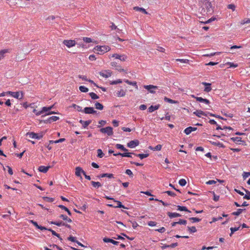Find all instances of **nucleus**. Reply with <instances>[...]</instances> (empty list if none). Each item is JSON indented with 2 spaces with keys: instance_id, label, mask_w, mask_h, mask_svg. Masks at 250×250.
Masks as SVG:
<instances>
[{
  "instance_id": "f257e3e1",
  "label": "nucleus",
  "mask_w": 250,
  "mask_h": 250,
  "mask_svg": "<svg viewBox=\"0 0 250 250\" xmlns=\"http://www.w3.org/2000/svg\"><path fill=\"white\" fill-rule=\"evenodd\" d=\"M121 31L113 23L110 22V32L113 31L112 34L116 33L117 38L116 40L119 41H123L124 40L119 37V34H121Z\"/></svg>"
},
{
  "instance_id": "f03ea898",
  "label": "nucleus",
  "mask_w": 250,
  "mask_h": 250,
  "mask_svg": "<svg viewBox=\"0 0 250 250\" xmlns=\"http://www.w3.org/2000/svg\"><path fill=\"white\" fill-rule=\"evenodd\" d=\"M23 92L22 91H17L15 92L13 91L6 92V94H9L13 97V98L20 100H22L23 98Z\"/></svg>"
},
{
  "instance_id": "7ed1b4c3",
  "label": "nucleus",
  "mask_w": 250,
  "mask_h": 250,
  "mask_svg": "<svg viewBox=\"0 0 250 250\" xmlns=\"http://www.w3.org/2000/svg\"><path fill=\"white\" fill-rule=\"evenodd\" d=\"M112 57L114 58L116 60L115 62H111L112 66H115L116 64H120V62H121L122 61L125 60L124 56H121L117 54H113Z\"/></svg>"
},
{
  "instance_id": "20e7f679",
  "label": "nucleus",
  "mask_w": 250,
  "mask_h": 250,
  "mask_svg": "<svg viewBox=\"0 0 250 250\" xmlns=\"http://www.w3.org/2000/svg\"><path fill=\"white\" fill-rule=\"evenodd\" d=\"M110 201H111V204H110V207H111L127 209V208L123 205L120 201H116L112 198H110Z\"/></svg>"
},
{
  "instance_id": "39448f33",
  "label": "nucleus",
  "mask_w": 250,
  "mask_h": 250,
  "mask_svg": "<svg viewBox=\"0 0 250 250\" xmlns=\"http://www.w3.org/2000/svg\"><path fill=\"white\" fill-rule=\"evenodd\" d=\"M94 52L99 54H102L109 50L105 46H97L94 48Z\"/></svg>"
},
{
  "instance_id": "423d86ee",
  "label": "nucleus",
  "mask_w": 250,
  "mask_h": 250,
  "mask_svg": "<svg viewBox=\"0 0 250 250\" xmlns=\"http://www.w3.org/2000/svg\"><path fill=\"white\" fill-rule=\"evenodd\" d=\"M26 136H28L29 138L32 139H38L39 140L42 138L43 134L42 133H35L34 132H31L27 133Z\"/></svg>"
},
{
  "instance_id": "0eeeda50",
  "label": "nucleus",
  "mask_w": 250,
  "mask_h": 250,
  "mask_svg": "<svg viewBox=\"0 0 250 250\" xmlns=\"http://www.w3.org/2000/svg\"><path fill=\"white\" fill-rule=\"evenodd\" d=\"M81 112H83L86 114H95L96 113V110L92 107H86Z\"/></svg>"
},
{
  "instance_id": "6e6552de",
  "label": "nucleus",
  "mask_w": 250,
  "mask_h": 250,
  "mask_svg": "<svg viewBox=\"0 0 250 250\" xmlns=\"http://www.w3.org/2000/svg\"><path fill=\"white\" fill-rule=\"evenodd\" d=\"M139 144V142L138 141V140H134L132 141H130V142H128V144H127V146L131 148H133L138 146Z\"/></svg>"
},
{
  "instance_id": "1a4fd4ad",
  "label": "nucleus",
  "mask_w": 250,
  "mask_h": 250,
  "mask_svg": "<svg viewBox=\"0 0 250 250\" xmlns=\"http://www.w3.org/2000/svg\"><path fill=\"white\" fill-rule=\"evenodd\" d=\"M75 170H76L75 171V175H76V176L80 177V178H82V177L81 176V174H83V175L85 174V172L80 167H76V169H75Z\"/></svg>"
},
{
  "instance_id": "9d476101",
  "label": "nucleus",
  "mask_w": 250,
  "mask_h": 250,
  "mask_svg": "<svg viewBox=\"0 0 250 250\" xmlns=\"http://www.w3.org/2000/svg\"><path fill=\"white\" fill-rule=\"evenodd\" d=\"M63 43L68 47L70 48L75 45L76 42L74 40H66L63 41Z\"/></svg>"
},
{
  "instance_id": "9b49d317",
  "label": "nucleus",
  "mask_w": 250,
  "mask_h": 250,
  "mask_svg": "<svg viewBox=\"0 0 250 250\" xmlns=\"http://www.w3.org/2000/svg\"><path fill=\"white\" fill-rule=\"evenodd\" d=\"M51 224L57 226H64L68 229H70V225L65 223H63V222L60 221L58 222H51Z\"/></svg>"
},
{
  "instance_id": "f8f14e48",
  "label": "nucleus",
  "mask_w": 250,
  "mask_h": 250,
  "mask_svg": "<svg viewBox=\"0 0 250 250\" xmlns=\"http://www.w3.org/2000/svg\"><path fill=\"white\" fill-rule=\"evenodd\" d=\"M144 88L146 89L149 93H155V90L157 89V86L152 85H144Z\"/></svg>"
},
{
  "instance_id": "ddd939ff",
  "label": "nucleus",
  "mask_w": 250,
  "mask_h": 250,
  "mask_svg": "<svg viewBox=\"0 0 250 250\" xmlns=\"http://www.w3.org/2000/svg\"><path fill=\"white\" fill-rule=\"evenodd\" d=\"M186 224H187L186 220L180 219L179 221H178V222H174L172 223L171 226L173 227L177 224L186 225Z\"/></svg>"
},
{
  "instance_id": "4468645a",
  "label": "nucleus",
  "mask_w": 250,
  "mask_h": 250,
  "mask_svg": "<svg viewBox=\"0 0 250 250\" xmlns=\"http://www.w3.org/2000/svg\"><path fill=\"white\" fill-rule=\"evenodd\" d=\"M202 84L205 86L204 91L206 92H209L211 90L210 88V83L206 82H202Z\"/></svg>"
},
{
  "instance_id": "2eb2a0df",
  "label": "nucleus",
  "mask_w": 250,
  "mask_h": 250,
  "mask_svg": "<svg viewBox=\"0 0 250 250\" xmlns=\"http://www.w3.org/2000/svg\"><path fill=\"white\" fill-rule=\"evenodd\" d=\"M196 130H197L196 127L190 126V127H188L186 128V129H185V130H184V132H185V133H186V135H188L190 133H191L192 131H194Z\"/></svg>"
},
{
  "instance_id": "dca6fc26",
  "label": "nucleus",
  "mask_w": 250,
  "mask_h": 250,
  "mask_svg": "<svg viewBox=\"0 0 250 250\" xmlns=\"http://www.w3.org/2000/svg\"><path fill=\"white\" fill-rule=\"evenodd\" d=\"M59 119V118L58 116H52L48 118V119L44 121L45 123H51L52 122H55Z\"/></svg>"
},
{
  "instance_id": "f3484780",
  "label": "nucleus",
  "mask_w": 250,
  "mask_h": 250,
  "mask_svg": "<svg viewBox=\"0 0 250 250\" xmlns=\"http://www.w3.org/2000/svg\"><path fill=\"white\" fill-rule=\"evenodd\" d=\"M132 154L134 155L135 154L132 153H130V152H125L124 153H118L117 154H114V155H115V156L121 155V156H122V157H127L128 158H131Z\"/></svg>"
},
{
  "instance_id": "a211bd4d",
  "label": "nucleus",
  "mask_w": 250,
  "mask_h": 250,
  "mask_svg": "<svg viewBox=\"0 0 250 250\" xmlns=\"http://www.w3.org/2000/svg\"><path fill=\"white\" fill-rule=\"evenodd\" d=\"M49 168H50V167H44L43 166H41L38 167V171L42 173H46L48 171Z\"/></svg>"
},
{
  "instance_id": "6ab92c4d",
  "label": "nucleus",
  "mask_w": 250,
  "mask_h": 250,
  "mask_svg": "<svg viewBox=\"0 0 250 250\" xmlns=\"http://www.w3.org/2000/svg\"><path fill=\"white\" fill-rule=\"evenodd\" d=\"M193 114H195V115L197 116V117H198L199 118H201V116H206L207 115H208V113L206 114L201 110H196V111L194 112V113H193Z\"/></svg>"
},
{
  "instance_id": "aec40b11",
  "label": "nucleus",
  "mask_w": 250,
  "mask_h": 250,
  "mask_svg": "<svg viewBox=\"0 0 250 250\" xmlns=\"http://www.w3.org/2000/svg\"><path fill=\"white\" fill-rule=\"evenodd\" d=\"M159 104L156 105L155 106L151 105L149 107V108H148V112H149V113H152L155 110H156L158 109H159Z\"/></svg>"
},
{
  "instance_id": "412c9836",
  "label": "nucleus",
  "mask_w": 250,
  "mask_h": 250,
  "mask_svg": "<svg viewBox=\"0 0 250 250\" xmlns=\"http://www.w3.org/2000/svg\"><path fill=\"white\" fill-rule=\"evenodd\" d=\"M195 99H196V101L199 102L205 103L206 104H209L210 103L208 100L207 99H203L201 97H195Z\"/></svg>"
},
{
  "instance_id": "4be33fe9",
  "label": "nucleus",
  "mask_w": 250,
  "mask_h": 250,
  "mask_svg": "<svg viewBox=\"0 0 250 250\" xmlns=\"http://www.w3.org/2000/svg\"><path fill=\"white\" fill-rule=\"evenodd\" d=\"M149 149L151 150H153L154 151H160L161 149H162V145L158 144L155 147H152L151 146H149Z\"/></svg>"
},
{
  "instance_id": "5701e85b",
  "label": "nucleus",
  "mask_w": 250,
  "mask_h": 250,
  "mask_svg": "<svg viewBox=\"0 0 250 250\" xmlns=\"http://www.w3.org/2000/svg\"><path fill=\"white\" fill-rule=\"evenodd\" d=\"M167 215L170 218L178 217L181 216L179 213L177 212H167Z\"/></svg>"
},
{
  "instance_id": "b1692460",
  "label": "nucleus",
  "mask_w": 250,
  "mask_h": 250,
  "mask_svg": "<svg viewBox=\"0 0 250 250\" xmlns=\"http://www.w3.org/2000/svg\"><path fill=\"white\" fill-rule=\"evenodd\" d=\"M65 141V139L64 138H62V139H60L59 140H56V141H53V140H50L49 141V144H58V143H62L63 142Z\"/></svg>"
},
{
  "instance_id": "393cba45",
  "label": "nucleus",
  "mask_w": 250,
  "mask_h": 250,
  "mask_svg": "<svg viewBox=\"0 0 250 250\" xmlns=\"http://www.w3.org/2000/svg\"><path fill=\"white\" fill-rule=\"evenodd\" d=\"M80 123H81V124H82L83 127L84 128H85L87 126H88V125H89V124H90L91 121L90 120H88L86 121L80 120Z\"/></svg>"
},
{
  "instance_id": "a878e982",
  "label": "nucleus",
  "mask_w": 250,
  "mask_h": 250,
  "mask_svg": "<svg viewBox=\"0 0 250 250\" xmlns=\"http://www.w3.org/2000/svg\"><path fill=\"white\" fill-rule=\"evenodd\" d=\"M9 52V49H5L0 51V60L3 59L4 57V55Z\"/></svg>"
},
{
  "instance_id": "bb28decb",
  "label": "nucleus",
  "mask_w": 250,
  "mask_h": 250,
  "mask_svg": "<svg viewBox=\"0 0 250 250\" xmlns=\"http://www.w3.org/2000/svg\"><path fill=\"white\" fill-rule=\"evenodd\" d=\"M60 218L62 219L63 220H65V221H66L67 223H71V219L68 218L67 216H66L65 215H63V214L60 215Z\"/></svg>"
},
{
  "instance_id": "cd10ccee",
  "label": "nucleus",
  "mask_w": 250,
  "mask_h": 250,
  "mask_svg": "<svg viewBox=\"0 0 250 250\" xmlns=\"http://www.w3.org/2000/svg\"><path fill=\"white\" fill-rule=\"evenodd\" d=\"M134 9L135 10H136V11H141V12L144 13L145 14H148V13L146 11V10L144 8H142V7H138V6H136V7H134Z\"/></svg>"
},
{
  "instance_id": "c85d7f7f",
  "label": "nucleus",
  "mask_w": 250,
  "mask_h": 250,
  "mask_svg": "<svg viewBox=\"0 0 250 250\" xmlns=\"http://www.w3.org/2000/svg\"><path fill=\"white\" fill-rule=\"evenodd\" d=\"M134 155H135L136 156L138 157L139 158H140L142 160V159H143L144 158H147V157L148 156V153L139 154H134Z\"/></svg>"
},
{
  "instance_id": "c756f323",
  "label": "nucleus",
  "mask_w": 250,
  "mask_h": 250,
  "mask_svg": "<svg viewBox=\"0 0 250 250\" xmlns=\"http://www.w3.org/2000/svg\"><path fill=\"white\" fill-rule=\"evenodd\" d=\"M109 127L107 126L105 128H102L101 129H100V131L102 132V133H106L107 135H109Z\"/></svg>"
},
{
  "instance_id": "7c9ffc66",
  "label": "nucleus",
  "mask_w": 250,
  "mask_h": 250,
  "mask_svg": "<svg viewBox=\"0 0 250 250\" xmlns=\"http://www.w3.org/2000/svg\"><path fill=\"white\" fill-rule=\"evenodd\" d=\"M245 210V209H242V208H238L237 209V211H235L233 213H232V215H236V216H238L239 215H240L242 212H243V211Z\"/></svg>"
},
{
  "instance_id": "2f4dec72",
  "label": "nucleus",
  "mask_w": 250,
  "mask_h": 250,
  "mask_svg": "<svg viewBox=\"0 0 250 250\" xmlns=\"http://www.w3.org/2000/svg\"><path fill=\"white\" fill-rule=\"evenodd\" d=\"M178 210L181 211H187L189 212V210L185 206H178Z\"/></svg>"
},
{
  "instance_id": "473e14b6",
  "label": "nucleus",
  "mask_w": 250,
  "mask_h": 250,
  "mask_svg": "<svg viewBox=\"0 0 250 250\" xmlns=\"http://www.w3.org/2000/svg\"><path fill=\"white\" fill-rule=\"evenodd\" d=\"M52 107L53 106H50L49 107H42V110H41V112H42V113L47 112L50 111V110H51V109H52Z\"/></svg>"
},
{
  "instance_id": "72a5a7b5",
  "label": "nucleus",
  "mask_w": 250,
  "mask_h": 250,
  "mask_svg": "<svg viewBox=\"0 0 250 250\" xmlns=\"http://www.w3.org/2000/svg\"><path fill=\"white\" fill-rule=\"evenodd\" d=\"M116 148L117 149H121L122 150V151H124V152H126L127 151V149H126L125 148V147L124 146L122 145H120V144H116Z\"/></svg>"
},
{
  "instance_id": "f704fd0d",
  "label": "nucleus",
  "mask_w": 250,
  "mask_h": 250,
  "mask_svg": "<svg viewBox=\"0 0 250 250\" xmlns=\"http://www.w3.org/2000/svg\"><path fill=\"white\" fill-rule=\"evenodd\" d=\"M91 184L92 186L95 188H99L101 187V184L99 182L91 181Z\"/></svg>"
},
{
  "instance_id": "c9c22d12",
  "label": "nucleus",
  "mask_w": 250,
  "mask_h": 250,
  "mask_svg": "<svg viewBox=\"0 0 250 250\" xmlns=\"http://www.w3.org/2000/svg\"><path fill=\"white\" fill-rule=\"evenodd\" d=\"M164 101H165V102H167L170 104H177V101H173L172 100L167 98V97H164Z\"/></svg>"
},
{
  "instance_id": "e433bc0d",
  "label": "nucleus",
  "mask_w": 250,
  "mask_h": 250,
  "mask_svg": "<svg viewBox=\"0 0 250 250\" xmlns=\"http://www.w3.org/2000/svg\"><path fill=\"white\" fill-rule=\"evenodd\" d=\"M95 108L99 110H102L104 108L103 105L99 102H96Z\"/></svg>"
},
{
  "instance_id": "4c0bfd02",
  "label": "nucleus",
  "mask_w": 250,
  "mask_h": 250,
  "mask_svg": "<svg viewBox=\"0 0 250 250\" xmlns=\"http://www.w3.org/2000/svg\"><path fill=\"white\" fill-rule=\"evenodd\" d=\"M72 107H73V108L76 109V110H77L79 112H82L83 111V109H82V107H81L79 105H76L75 104H72Z\"/></svg>"
},
{
  "instance_id": "58836bf2",
  "label": "nucleus",
  "mask_w": 250,
  "mask_h": 250,
  "mask_svg": "<svg viewBox=\"0 0 250 250\" xmlns=\"http://www.w3.org/2000/svg\"><path fill=\"white\" fill-rule=\"evenodd\" d=\"M109 74V72L105 70L100 72V74L101 76L105 77L106 78L108 77Z\"/></svg>"
},
{
  "instance_id": "ea45409f",
  "label": "nucleus",
  "mask_w": 250,
  "mask_h": 250,
  "mask_svg": "<svg viewBox=\"0 0 250 250\" xmlns=\"http://www.w3.org/2000/svg\"><path fill=\"white\" fill-rule=\"evenodd\" d=\"M244 191H245V192H246V194L244 195V197L243 198L249 200L250 199V192L245 189H244Z\"/></svg>"
},
{
  "instance_id": "a19ab883",
  "label": "nucleus",
  "mask_w": 250,
  "mask_h": 250,
  "mask_svg": "<svg viewBox=\"0 0 250 250\" xmlns=\"http://www.w3.org/2000/svg\"><path fill=\"white\" fill-rule=\"evenodd\" d=\"M240 228V227H234V228H230V234H229V236H231L233 233H234L235 231L239 230V229Z\"/></svg>"
},
{
  "instance_id": "79ce46f5",
  "label": "nucleus",
  "mask_w": 250,
  "mask_h": 250,
  "mask_svg": "<svg viewBox=\"0 0 250 250\" xmlns=\"http://www.w3.org/2000/svg\"><path fill=\"white\" fill-rule=\"evenodd\" d=\"M79 89H80V91L83 92V93H86V92H88V88H87L83 85L80 86V87H79Z\"/></svg>"
},
{
  "instance_id": "37998d69",
  "label": "nucleus",
  "mask_w": 250,
  "mask_h": 250,
  "mask_svg": "<svg viewBox=\"0 0 250 250\" xmlns=\"http://www.w3.org/2000/svg\"><path fill=\"white\" fill-rule=\"evenodd\" d=\"M48 230L52 232V235L57 236L58 238H59V239L62 240V238L60 237L59 234L57 233L54 230L51 229H48Z\"/></svg>"
},
{
  "instance_id": "c03bdc74",
  "label": "nucleus",
  "mask_w": 250,
  "mask_h": 250,
  "mask_svg": "<svg viewBox=\"0 0 250 250\" xmlns=\"http://www.w3.org/2000/svg\"><path fill=\"white\" fill-rule=\"evenodd\" d=\"M89 95H90V98H91L92 99L96 100L99 99V96L95 93L90 92Z\"/></svg>"
},
{
  "instance_id": "a18cd8bd",
  "label": "nucleus",
  "mask_w": 250,
  "mask_h": 250,
  "mask_svg": "<svg viewBox=\"0 0 250 250\" xmlns=\"http://www.w3.org/2000/svg\"><path fill=\"white\" fill-rule=\"evenodd\" d=\"M204 5L205 7L208 9V11H210L209 8L211 7V3L209 1L206 0Z\"/></svg>"
},
{
  "instance_id": "49530a36",
  "label": "nucleus",
  "mask_w": 250,
  "mask_h": 250,
  "mask_svg": "<svg viewBox=\"0 0 250 250\" xmlns=\"http://www.w3.org/2000/svg\"><path fill=\"white\" fill-rule=\"evenodd\" d=\"M209 143H210V144H211L212 145H213L216 146H218L219 147H222V144H221V143H220L219 142H213V141H209Z\"/></svg>"
},
{
  "instance_id": "de8ad7c7",
  "label": "nucleus",
  "mask_w": 250,
  "mask_h": 250,
  "mask_svg": "<svg viewBox=\"0 0 250 250\" xmlns=\"http://www.w3.org/2000/svg\"><path fill=\"white\" fill-rule=\"evenodd\" d=\"M230 140L233 141V142L237 144L241 142V138L239 137L231 138Z\"/></svg>"
},
{
  "instance_id": "09e8293b",
  "label": "nucleus",
  "mask_w": 250,
  "mask_h": 250,
  "mask_svg": "<svg viewBox=\"0 0 250 250\" xmlns=\"http://www.w3.org/2000/svg\"><path fill=\"white\" fill-rule=\"evenodd\" d=\"M178 183H179L180 186L182 187H184L185 186V185H186L187 182L186 180H185L184 179H182L179 180V182H178Z\"/></svg>"
},
{
  "instance_id": "8fccbe9b",
  "label": "nucleus",
  "mask_w": 250,
  "mask_h": 250,
  "mask_svg": "<svg viewBox=\"0 0 250 250\" xmlns=\"http://www.w3.org/2000/svg\"><path fill=\"white\" fill-rule=\"evenodd\" d=\"M97 152H98V157L102 158L104 157V153L103 152L102 150L99 149L97 150Z\"/></svg>"
},
{
  "instance_id": "3c124183",
  "label": "nucleus",
  "mask_w": 250,
  "mask_h": 250,
  "mask_svg": "<svg viewBox=\"0 0 250 250\" xmlns=\"http://www.w3.org/2000/svg\"><path fill=\"white\" fill-rule=\"evenodd\" d=\"M188 229L189 232L191 233H194L197 231V229H196L195 227H188Z\"/></svg>"
},
{
  "instance_id": "603ef678",
  "label": "nucleus",
  "mask_w": 250,
  "mask_h": 250,
  "mask_svg": "<svg viewBox=\"0 0 250 250\" xmlns=\"http://www.w3.org/2000/svg\"><path fill=\"white\" fill-rule=\"evenodd\" d=\"M189 220L192 221L193 223H195V222H199V221H201L200 218H195V217H191V218H189Z\"/></svg>"
},
{
  "instance_id": "864d4df0",
  "label": "nucleus",
  "mask_w": 250,
  "mask_h": 250,
  "mask_svg": "<svg viewBox=\"0 0 250 250\" xmlns=\"http://www.w3.org/2000/svg\"><path fill=\"white\" fill-rule=\"evenodd\" d=\"M44 198V201H45V202H46L52 203V202L54 201V198H50L48 197H44V198Z\"/></svg>"
},
{
  "instance_id": "5fc2aeb1",
  "label": "nucleus",
  "mask_w": 250,
  "mask_h": 250,
  "mask_svg": "<svg viewBox=\"0 0 250 250\" xmlns=\"http://www.w3.org/2000/svg\"><path fill=\"white\" fill-rule=\"evenodd\" d=\"M125 92L123 90H121L120 91H118V92H117V96L118 97H123L125 96Z\"/></svg>"
},
{
  "instance_id": "6e6d98bb",
  "label": "nucleus",
  "mask_w": 250,
  "mask_h": 250,
  "mask_svg": "<svg viewBox=\"0 0 250 250\" xmlns=\"http://www.w3.org/2000/svg\"><path fill=\"white\" fill-rule=\"evenodd\" d=\"M33 113L35 114V115H36V116H39V115H40L42 114V113H43L42 112V111H38L36 109H34V110H33Z\"/></svg>"
},
{
  "instance_id": "4d7b16f0",
  "label": "nucleus",
  "mask_w": 250,
  "mask_h": 250,
  "mask_svg": "<svg viewBox=\"0 0 250 250\" xmlns=\"http://www.w3.org/2000/svg\"><path fill=\"white\" fill-rule=\"evenodd\" d=\"M83 40L84 42H85L86 43H89L92 42V40L90 38L84 37L83 38Z\"/></svg>"
},
{
  "instance_id": "13d9d810",
  "label": "nucleus",
  "mask_w": 250,
  "mask_h": 250,
  "mask_svg": "<svg viewBox=\"0 0 250 250\" xmlns=\"http://www.w3.org/2000/svg\"><path fill=\"white\" fill-rule=\"evenodd\" d=\"M176 61H179L183 63H188L189 62V60L187 59H178L176 60Z\"/></svg>"
},
{
  "instance_id": "bf43d9fd",
  "label": "nucleus",
  "mask_w": 250,
  "mask_h": 250,
  "mask_svg": "<svg viewBox=\"0 0 250 250\" xmlns=\"http://www.w3.org/2000/svg\"><path fill=\"white\" fill-rule=\"evenodd\" d=\"M168 195L171 196V197H174L176 196V194L172 191H167L165 192Z\"/></svg>"
},
{
  "instance_id": "052dcab7",
  "label": "nucleus",
  "mask_w": 250,
  "mask_h": 250,
  "mask_svg": "<svg viewBox=\"0 0 250 250\" xmlns=\"http://www.w3.org/2000/svg\"><path fill=\"white\" fill-rule=\"evenodd\" d=\"M249 176H250V172H244V173H243V178H244V179L247 178Z\"/></svg>"
},
{
  "instance_id": "680f3d73",
  "label": "nucleus",
  "mask_w": 250,
  "mask_h": 250,
  "mask_svg": "<svg viewBox=\"0 0 250 250\" xmlns=\"http://www.w3.org/2000/svg\"><path fill=\"white\" fill-rule=\"evenodd\" d=\"M125 173L126 174L129 175L130 177H132L133 176L132 172L129 169H128L125 170Z\"/></svg>"
},
{
  "instance_id": "e2e57ef3",
  "label": "nucleus",
  "mask_w": 250,
  "mask_h": 250,
  "mask_svg": "<svg viewBox=\"0 0 250 250\" xmlns=\"http://www.w3.org/2000/svg\"><path fill=\"white\" fill-rule=\"evenodd\" d=\"M208 115H209V116H210L211 117H215L217 118L218 119H223V118L221 117L219 115H216L212 114L211 113H208Z\"/></svg>"
},
{
  "instance_id": "0e129e2a",
  "label": "nucleus",
  "mask_w": 250,
  "mask_h": 250,
  "mask_svg": "<svg viewBox=\"0 0 250 250\" xmlns=\"http://www.w3.org/2000/svg\"><path fill=\"white\" fill-rule=\"evenodd\" d=\"M68 240L70 241L71 242H78V241H77L75 239V237H74L72 236H69V237H68Z\"/></svg>"
},
{
  "instance_id": "69168bd1",
  "label": "nucleus",
  "mask_w": 250,
  "mask_h": 250,
  "mask_svg": "<svg viewBox=\"0 0 250 250\" xmlns=\"http://www.w3.org/2000/svg\"><path fill=\"white\" fill-rule=\"evenodd\" d=\"M219 199V196L216 195L215 193H213V200L215 202H217Z\"/></svg>"
},
{
  "instance_id": "338daca9",
  "label": "nucleus",
  "mask_w": 250,
  "mask_h": 250,
  "mask_svg": "<svg viewBox=\"0 0 250 250\" xmlns=\"http://www.w3.org/2000/svg\"><path fill=\"white\" fill-rule=\"evenodd\" d=\"M156 225V223L153 221H149V223H148V226L150 227H153L155 226Z\"/></svg>"
},
{
  "instance_id": "774afa93",
  "label": "nucleus",
  "mask_w": 250,
  "mask_h": 250,
  "mask_svg": "<svg viewBox=\"0 0 250 250\" xmlns=\"http://www.w3.org/2000/svg\"><path fill=\"white\" fill-rule=\"evenodd\" d=\"M165 230H166V229H165V228L164 227L160 228V229L156 230V231L159 232L160 233L164 232Z\"/></svg>"
}]
</instances>
